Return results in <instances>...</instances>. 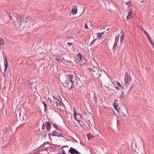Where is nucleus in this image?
Returning <instances> with one entry per match:
<instances>
[{
	"mask_svg": "<svg viewBox=\"0 0 154 154\" xmlns=\"http://www.w3.org/2000/svg\"><path fill=\"white\" fill-rule=\"evenodd\" d=\"M76 77L75 76L69 75H65L63 82V85L66 87H71L74 84Z\"/></svg>",
	"mask_w": 154,
	"mask_h": 154,
	"instance_id": "obj_1",
	"label": "nucleus"
},
{
	"mask_svg": "<svg viewBox=\"0 0 154 154\" xmlns=\"http://www.w3.org/2000/svg\"><path fill=\"white\" fill-rule=\"evenodd\" d=\"M27 17H18L17 18V26L20 28V27L23 28L26 23Z\"/></svg>",
	"mask_w": 154,
	"mask_h": 154,
	"instance_id": "obj_2",
	"label": "nucleus"
},
{
	"mask_svg": "<svg viewBox=\"0 0 154 154\" xmlns=\"http://www.w3.org/2000/svg\"><path fill=\"white\" fill-rule=\"evenodd\" d=\"M40 26H41L40 24L38 23L37 22L35 21V20L32 19H30L28 25V26L33 29H35Z\"/></svg>",
	"mask_w": 154,
	"mask_h": 154,
	"instance_id": "obj_3",
	"label": "nucleus"
},
{
	"mask_svg": "<svg viewBox=\"0 0 154 154\" xmlns=\"http://www.w3.org/2000/svg\"><path fill=\"white\" fill-rule=\"evenodd\" d=\"M78 56L79 57V64L80 66L84 65L86 62L84 57L80 53H79Z\"/></svg>",
	"mask_w": 154,
	"mask_h": 154,
	"instance_id": "obj_4",
	"label": "nucleus"
},
{
	"mask_svg": "<svg viewBox=\"0 0 154 154\" xmlns=\"http://www.w3.org/2000/svg\"><path fill=\"white\" fill-rule=\"evenodd\" d=\"M131 79L130 76L129 75H126L125 78V86L126 88H127L129 86V84L130 83L131 81Z\"/></svg>",
	"mask_w": 154,
	"mask_h": 154,
	"instance_id": "obj_5",
	"label": "nucleus"
},
{
	"mask_svg": "<svg viewBox=\"0 0 154 154\" xmlns=\"http://www.w3.org/2000/svg\"><path fill=\"white\" fill-rule=\"evenodd\" d=\"M74 116L75 119L78 122L80 121L82 119L81 115L79 114L76 113V110L75 109H74Z\"/></svg>",
	"mask_w": 154,
	"mask_h": 154,
	"instance_id": "obj_6",
	"label": "nucleus"
},
{
	"mask_svg": "<svg viewBox=\"0 0 154 154\" xmlns=\"http://www.w3.org/2000/svg\"><path fill=\"white\" fill-rule=\"evenodd\" d=\"M27 86L29 88L32 90L33 91H35L36 90V89L34 88L35 85L33 84L32 82H29L28 83Z\"/></svg>",
	"mask_w": 154,
	"mask_h": 154,
	"instance_id": "obj_7",
	"label": "nucleus"
},
{
	"mask_svg": "<svg viewBox=\"0 0 154 154\" xmlns=\"http://www.w3.org/2000/svg\"><path fill=\"white\" fill-rule=\"evenodd\" d=\"M116 82L118 85V86H117L116 87V89L119 90H122L124 87V86H122L121 84L119 83L118 81H116Z\"/></svg>",
	"mask_w": 154,
	"mask_h": 154,
	"instance_id": "obj_8",
	"label": "nucleus"
},
{
	"mask_svg": "<svg viewBox=\"0 0 154 154\" xmlns=\"http://www.w3.org/2000/svg\"><path fill=\"white\" fill-rule=\"evenodd\" d=\"M133 15V13H132V10H129L128 11V13L126 17L127 19H129L132 18Z\"/></svg>",
	"mask_w": 154,
	"mask_h": 154,
	"instance_id": "obj_9",
	"label": "nucleus"
},
{
	"mask_svg": "<svg viewBox=\"0 0 154 154\" xmlns=\"http://www.w3.org/2000/svg\"><path fill=\"white\" fill-rule=\"evenodd\" d=\"M69 152L73 154L74 153H78V152L76 151L75 149L72 148H71L68 151Z\"/></svg>",
	"mask_w": 154,
	"mask_h": 154,
	"instance_id": "obj_10",
	"label": "nucleus"
},
{
	"mask_svg": "<svg viewBox=\"0 0 154 154\" xmlns=\"http://www.w3.org/2000/svg\"><path fill=\"white\" fill-rule=\"evenodd\" d=\"M46 128L47 130L49 131L51 128V125L50 123L48 122H46Z\"/></svg>",
	"mask_w": 154,
	"mask_h": 154,
	"instance_id": "obj_11",
	"label": "nucleus"
},
{
	"mask_svg": "<svg viewBox=\"0 0 154 154\" xmlns=\"http://www.w3.org/2000/svg\"><path fill=\"white\" fill-rule=\"evenodd\" d=\"M55 106H56L57 107H60V101L59 100L56 99V102L55 103Z\"/></svg>",
	"mask_w": 154,
	"mask_h": 154,
	"instance_id": "obj_12",
	"label": "nucleus"
},
{
	"mask_svg": "<svg viewBox=\"0 0 154 154\" xmlns=\"http://www.w3.org/2000/svg\"><path fill=\"white\" fill-rule=\"evenodd\" d=\"M67 45H68V47L69 50H71L73 48V46L72 45L73 43L68 42L67 44Z\"/></svg>",
	"mask_w": 154,
	"mask_h": 154,
	"instance_id": "obj_13",
	"label": "nucleus"
},
{
	"mask_svg": "<svg viewBox=\"0 0 154 154\" xmlns=\"http://www.w3.org/2000/svg\"><path fill=\"white\" fill-rule=\"evenodd\" d=\"M77 9L75 8H72L71 11V13L73 14H75L77 13Z\"/></svg>",
	"mask_w": 154,
	"mask_h": 154,
	"instance_id": "obj_14",
	"label": "nucleus"
},
{
	"mask_svg": "<svg viewBox=\"0 0 154 154\" xmlns=\"http://www.w3.org/2000/svg\"><path fill=\"white\" fill-rule=\"evenodd\" d=\"M118 103H113V106L114 108L116 109V110L118 109Z\"/></svg>",
	"mask_w": 154,
	"mask_h": 154,
	"instance_id": "obj_15",
	"label": "nucleus"
},
{
	"mask_svg": "<svg viewBox=\"0 0 154 154\" xmlns=\"http://www.w3.org/2000/svg\"><path fill=\"white\" fill-rule=\"evenodd\" d=\"M56 99H54V98L53 99H50V103H52L54 105V106H55V103L56 102Z\"/></svg>",
	"mask_w": 154,
	"mask_h": 154,
	"instance_id": "obj_16",
	"label": "nucleus"
},
{
	"mask_svg": "<svg viewBox=\"0 0 154 154\" xmlns=\"http://www.w3.org/2000/svg\"><path fill=\"white\" fill-rule=\"evenodd\" d=\"M119 37V35L117 36L116 37L115 39V43H114V46L116 45L117 42H118Z\"/></svg>",
	"mask_w": 154,
	"mask_h": 154,
	"instance_id": "obj_17",
	"label": "nucleus"
},
{
	"mask_svg": "<svg viewBox=\"0 0 154 154\" xmlns=\"http://www.w3.org/2000/svg\"><path fill=\"white\" fill-rule=\"evenodd\" d=\"M55 60L57 62H59V63H61L62 61V59L60 58H56L55 59Z\"/></svg>",
	"mask_w": 154,
	"mask_h": 154,
	"instance_id": "obj_18",
	"label": "nucleus"
},
{
	"mask_svg": "<svg viewBox=\"0 0 154 154\" xmlns=\"http://www.w3.org/2000/svg\"><path fill=\"white\" fill-rule=\"evenodd\" d=\"M87 137L89 140H90L92 137H94V136L90 134H87Z\"/></svg>",
	"mask_w": 154,
	"mask_h": 154,
	"instance_id": "obj_19",
	"label": "nucleus"
},
{
	"mask_svg": "<svg viewBox=\"0 0 154 154\" xmlns=\"http://www.w3.org/2000/svg\"><path fill=\"white\" fill-rule=\"evenodd\" d=\"M4 44V42L3 39L0 37V45H3Z\"/></svg>",
	"mask_w": 154,
	"mask_h": 154,
	"instance_id": "obj_20",
	"label": "nucleus"
},
{
	"mask_svg": "<svg viewBox=\"0 0 154 154\" xmlns=\"http://www.w3.org/2000/svg\"><path fill=\"white\" fill-rule=\"evenodd\" d=\"M4 64L5 66V68L4 69V70H5V71L6 70L7 68V61L6 60H5Z\"/></svg>",
	"mask_w": 154,
	"mask_h": 154,
	"instance_id": "obj_21",
	"label": "nucleus"
},
{
	"mask_svg": "<svg viewBox=\"0 0 154 154\" xmlns=\"http://www.w3.org/2000/svg\"><path fill=\"white\" fill-rule=\"evenodd\" d=\"M103 32L97 33V38H100V37H101V34H103Z\"/></svg>",
	"mask_w": 154,
	"mask_h": 154,
	"instance_id": "obj_22",
	"label": "nucleus"
},
{
	"mask_svg": "<svg viewBox=\"0 0 154 154\" xmlns=\"http://www.w3.org/2000/svg\"><path fill=\"white\" fill-rule=\"evenodd\" d=\"M123 37H124V36H123V34L121 36V37H120V41L121 43L122 42L123 39Z\"/></svg>",
	"mask_w": 154,
	"mask_h": 154,
	"instance_id": "obj_23",
	"label": "nucleus"
},
{
	"mask_svg": "<svg viewBox=\"0 0 154 154\" xmlns=\"http://www.w3.org/2000/svg\"><path fill=\"white\" fill-rule=\"evenodd\" d=\"M43 104H44V107H45V110L46 109V107H47V105L44 102V101H43Z\"/></svg>",
	"mask_w": 154,
	"mask_h": 154,
	"instance_id": "obj_24",
	"label": "nucleus"
},
{
	"mask_svg": "<svg viewBox=\"0 0 154 154\" xmlns=\"http://www.w3.org/2000/svg\"><path fill=\"white\" fill-rule=\"evenodd\" d=\"M88 71H94V70L92 69L91 68H88Z\"/></svg>",
	"mask_w": 154,
	"mask_h": 154,
	"instance_id": "obj_25",
	"label": "nucleus"
},
{
	"mask_svg": "<svg viewBox=\"0 0 154 154\" xmlns=\"http://www.w3.org/2000/svg\"><path fill=\"white\" fill-rule=\"evenodd\" d=\"M149 41V42H150V44H151V45H152V46H153V43H152V42L151 40H150Z\"/></svg>",
	"mask_w": 154,
	"mask_h": 154,
	"instance_id": "obj_26",
	"label": "nucleus"
},
{
	"mask_svg": "<svg viewBox=\"0 0 154 154\" xmlns=\"http://www.w3.org/2000/svg\"><path fill=\"white\" fill-rule=\"evenodd\" d=\"M85 28H88L87 25L86 24H85Z\"/></svg>",
	"mask_w": 154,
	"mask_h": 154,
	"instance_id": "obj_27",
	"label": "nucleus"
},
{
	"mask_svg": "<svg viewBox=\"0 0 154 154\" xmlns=\"http://www.w3.org/2000/svg\"><path fill=\"white\" fill-rule=\"evenodd\" d=\"M143 31L144 32L145 34V35L147 33L146 32V31L144 29H143Z\"/></svg>",
	"mask_w": 154,
	"mask_h": 154,
	"instance_id": "obj_28",
	"label": "nucleus"
},
{
	"mask_svg": "<svg viewBox=\"0 0 154 154\" xmlns=\"http://www.w3.org/2000/svg\"><path fill=\"white\" fill-rule=\"evenodd\" d=\"M8 16L9 17V18L10 19L12 20V17H11V15H9Z\"/></svg>",
	"mask_w": 154,
	"mask_h": 154,
	"instance_id": "obj_29",
	"label": "nucleus"
},
{
	"mask_svg": "<svg viewBox=\"0 0 154 154\" xmlns=\"http://www.w3.org/2000/svg\"><path fill=\"white\" fill-rule=\"evenodd\" d=\"M62 154H66L65 153V151L64 150L62 151Z\"/></svg>",
	"mask_w": 154,
	"mask_h": 154,
	"instance_id": "obj_30",
	"label": "nucleus"
},
{
	"mask_svg": "<svg viewBox=\"0 0 154 154\" xmlns=\"http://www.w3.org/2000/svg\"><path fill=\"white\" fill-rule=\"evenodd\" d=\"M146 36L147 37V38L149 36V35L147 33L146 34Z\"/></svg>",
	"mask_w": 154,
	"mask_h": 154,
	"instance_id": "obj_31",
	"label": "nucleus"
},
{
	"mask_svg": "<svg viewBox=\"0 0 154 154\" xmlns=\"http://www.w3.org/2000/svg\"><path fill=\"white\" fill-rule=\"evenodd\" d=\"M149 40V41L150 40H151V38H150V37L149 36V37H148V38H147Z\"/></svg>",
	"mask_w": 154,
	"mask_h": 154,
	"instance_id": "obj_32",
	"label": "nucleus"
},
{
	"mask_svg": "<svg viewBox=\"0 0 154 154\" xmlns=\"http://www.w3.org/2000/svg\"><path fill=\"white\" fill-rule=\"evenodd\" d=\"M118 120H117V124H118Z\"/></svg>",
	"mask_w": 154,
	"mask_h": 154,
	"instance_id": "obj_33",
	"label": "nucleus"
},
{
	"mask_svg": "<svg viewBox=\"0 0 154 154\" xmlns=\"http://www.w3.org/2000/svg\"><path fill=\"white\" fill-rule=\"evenodd\" d=\"M129 3H130L129 2H128V3L127 4H128V5H129Z\"/></svg>",
	"mask_w": 154,
	"mask_h": 154,
	"instance_id": "obj_34",
	"label": "nucleus"
}]
</instances>
